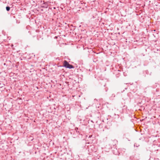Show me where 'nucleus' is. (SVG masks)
Returning <instances> with one entry per match:
<instances>
[{
  "instance_id": "f257e3e1",
  "label": "nucleus",
  "mask_w": 160,
  "mask_h": 160,
  "mask_svg": "<svg viewBox=\"0 0 160 160\" xmlns=\"http://www.w3.org/2000/svg\"><path fill=\"white\" fill-rule=\"evenodd\" d=\"M63 66L66 67V68L70 69L74 68V67L72 65H70L68 62L66 60H65L64 62Z\"/></svg>"
},
{
  "instance_id": "f03ea898",
  "label": "nucleus",
  "mask_w": 160,
  "mask_h": 160,
  "mask_svg": "<svg viewBox=\"0 0 160 160\" xmlns=\"http://www.w3.org/2000/svg\"><path fill=\"white\" fill-rule=\"evenodd\" d=\"M43 3L41 7L42 8H47L48 7V2H44L43 1Z\"/></svg>"
},
{
  "instance_id": "7ed1b4c3",
  "label": "nucleus",
  "mask_w": 160,
  "mask_h": 160,
  "mask_svg": "<svg viewBox=\"0 0 160 160\" xmlns=\"http://www.w3.org/2000/svg\"><path fill=\"white\" fill-rule=\"evenodd\" d=\"M52 8H53V9H55L56 8L55 7H52L50 8V7L49 6L48 7V10H49L50 9L52 10Z\"/></svg>"
},
{
  "instance_id": "20e7f679",
  "label": "nucleus",
  "mask_w": 160,
  "mask_h": 160,
  "mask_svg": "<svg viewBox=\"0 0 160 160\" xmlns=\"http://www.w3.org/2000/svg\"><path fill=\"white\" fill-rule=\"evenodd\" d=\"M6 10H10V7L9 6H7L6 7Z\"/></svg>"
},
{
  "instance_id": "39448f33",
  "label": "nucleus",
  "mask_w": 160,
  "mask_h": 160,
  "mask_svg": "<svg viewBox=\"0 0 160 160\" xmlns=\"http://www.w3.org/2000/svg\"><path fill=\"white\" fill-rule=\"evenodd\" d=\"M92 136V135H90V136H89V138H90V137H91Z\"/></svg>"
},
{
  "instance_id": "423d86ee",
  "label": "nucleus",
  "mask_w": 160,
  "mask_h": 160,
  "mask_svg": "<svg viewBox=\"0 0 160 160\" xmlns=\"http://www.w3.org/2000/svg\"><path fill=\"white\" fill-rule=\"evenodd\" d=\"M20 10H22V9H20Z\"/></svg>"
}]
</instances>
